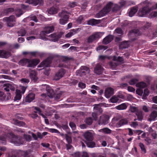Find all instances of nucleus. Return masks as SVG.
<instances>
[{
    "instance_id": "nucleus-2",
    "label": "nucleus",
    "mask_w": 157,
    "mask_h": 157,
    "mask_svg": "<svg viewBox=\"0 0 157 157\" xmlns=\"http://www.w3.org/2000/svg\"><path fill=\"white\" fill-rule=\"evenodd\" d=\"M113 5V3L111 2L108 3L101 11L96 14V17L100 18L107 14L111 10Z\"/></svg>"
},
{
    "instance_id": "nucleus-41",
    "label": "nucleus",
    "mask_w": 157,
    "mask_h": 157,
    "mask_svg": "<svg viewBox=\"0 0 157 157\" xmlns=\"http://www.w3.org/2000/svg\"><path fill=\"white\" fill-rule=\"evenodd\" d=\"M129 110L132 113H136L138 112V109L137 107L131 105L129 108Z\"/></svg>"
},
{
    "instance_id": "nucleus-10",
    "label": "nucleus",
    "mask_w": 157,
    "mask_h": 157,
    "mask_svg": "<svg viewBox=\"0 0 157 157\" xmlns=\"http://www.w3.org/2000/svg\"><path fill=\"white\" fill-rule=\"evenodd\" d=\"M63 34V32H61L58 34L56 33H52L50 35L49 37L51 38V40L52 41L56 42L61 37Z\"/></svg>"
},
{
    "instance_id": "nucleus-18",
    "label": "nucleus",
    "mask_w": 157,
    "mask_h": 157,
    "mask_svg": "<svg viewBox=\"0 0 157 157\" xmlns=\"http://www.w3.org/2000/svg\"><path fill=\"white\" fill-rule=\"evenodd\" d=\"M114 94V89L111 87H108L105 90V95L107 98H109Z\"/></svg>"
},
{
    "instance_id": "nucleus-35",
    "label": "nucleus",
    "mask_w": 157,
    "mask_h": 157,
    "mask_svg": "<svg viewBox=\"0 0 157 157\" xmlns=\"http://www.w3.org/2000/svg\"><path fill=\"white\" fill-rule=\"evenodd\" d=\"M17 33L18 36H23L25 35L26 33V31L24 29H22L18 31Z\"/></svg>"
},
{
    "instance_id": "nucleus-12",
    "label": "nucleus",
    "mask_w": 157,
    "mask_h": 157,
    "mask_svg": "<svg viewBox=\"0 0 157 157\" xmlns=\"http://www.w3.org/2000/svg\"><path fill=\"white\" fill-rule=\"evenodd\" d=\"M4 20L7 22L8 26L10 27H11L13 26L12 22L15 21V18L13 15H11L9 17H7L4 18Z\"/></svg>"
},
{
    "instance_id": "nucleus-16",
    "label": "nucleus",
    "mask_w": 157,
    "mask_h": 157,
    "mask_svg": "<svg viewBox=\"0 0 157 157\" xmlns=\"http://www.w3.org/2000/svg\"><path fill=\"white\" fill-rule=\"evenodd\" d=\"M114 39V36L112 35H109L105 37L103 40L102 43L107 44L111 42Z\"/></svg>"
},
{
    "instance_id": "nucleus-8",
    "label": "nucleus",
    "mask_w": 157,
    "mask_h": 157,
    "mask_svg": "<svg viewBox=\"0 0 157 157\" xmlns=\"http://www.w3.org/2000/svg\"><path fill=\"white\" fill-rule=\"evenodd\" d=\"M66 73V71L63 69H60L55 74L54 79L56 81L62 78Z\"/></svg>"
},
{
    "instance_id": "nucleus-28",
    "label": "nucleus",
    "mask_w": 157,
    "mask_h": 157,
    "mask_svg": "<svg viewBox=\"0 0 157 157\" xmlns=\"http://www.w3.org/2000/svg\"><path fill=\"white\" fill-rule=\"evenodd\" d=\"M13 123L15 125L19 126H23L25 125V123L23 121H19L16 119H13Z\"/></svg>"
},
{
    "instance_id": "nucleus-52",
    "label": "nucleus",
    "mask_w": 157,
    "mask_h": 157,
    "mask_svg": "<svg viewBox=\"0 0 157 157\" xmlns=\"http://www.w3.org/2000/svg\"><path fill=\"white\" fill-rule=\"evenodd\" d=\"M48 131L52 133H60V132L58 130L54 128H49Z\"/></svg>"
},
{
    "instance_id": "nucleus-26",
    "label": "nucleus",
    "mask_w": 157,
    "mask_h": 157,
    "mask_svg": "<svg viewBox=\"0 0 157 157\" xmlns=\"http://www.w3.org/2000/svg\"><path fill=\"white\" fill-rule=\"evenodd\" d=\"M101 22L100 20H96L95 19H91L88 21L87 24L90 25H94L98 24Z\"/></svg>"
},
{
    "instance_id": "nucleus-4",
    "label": "nucleus",
    "mask_w": 157,
    "mask_h": 157,
    "mask_svg": "<svg viewBox=\"0 0 157 157\" xmlns=\"http://www.w3.org/2000/svg\"><path fill=\"white\" fill-rule=\"evenodd\" d=\"M95 111L92 113V116L94 120L96 121L98 119V116L102 113L103 112L102 109L99 107L98 105L94 107Z\"/></svg>"
},
{
    "instance_id": "nucleus-6",
    "label": "nucleus",
    "mask_w": 157,
    "mask_h": 157,
    "mask_svg": "<svg viewBox=\"0 0 157 157\" xmlns=\"http://www.w3.org/2000/svg\"><path fill=\"white\" fill-rule=\"evenodd\" d=\"M150 11V9L148 5L140 9L138 13V15L139 16L143 17L145 16Z\"/></svg>"
},
{
    "instance_id": "nucleus-9",
    "label": "nucleus",
    "mask_w": 157,
    "mask_h": 157,
    "mask_svg": "<svg viewBox=\"0 0 157 157\" xmlns=\"http://www.w3.org/2000/svg\"><path fill=\"white\" fill-rule=\"evenodd\" d=\"M63 34V32H61L58 34L56 33H52L50 35L49 37L51 38V40L52 41L56 42L61 37Z\"/></svg>"
},
{
    "instance_id": "nucleus-22",
    "label": "nucleus",
    "mask_w": 157,
    "mask_h": 157,
    "mask_svg": "<svg viewBox=\"0 0 157 157\" xmlns=\"http://www.w3.org/2000/svg\"><path fill=\"white\" fill-rule=\"evenodd\" d=\"M84 136L87 141H92L93 137L92 133L89 132H86L84 134Z\"/></svg>"
},
{
    "instance_id": "nucleus-48",
    "label": "nucleus",
    "mask_w": 157,
    "mask_h": 157,
    "mask_svg": "<svg viewBox=\"0 0 157 157\" xmlns=\"http://www.w3.org/2000/svg\"><path fill=\"white\" fill-rule=\"evenodd\" d=\"M139 146L141 149V151L143 152L144 153H145L146 152V150L144 144L142 143H140L139 144Z\"/></svg>"
},
{
    "instance_id": "nucleus-39",
    "label": "nucleus",
    "mask_w": 157,
    "mask_h": 157,
    "mask_svg": "<svg viewBox=\"0 0 157 157\" xmlns=\"http://www.w3.org/2000/svg\"><path fill=\"white\" fill-rule=\"evenodd\" d=\"M57 9L53 7L51 8L48 11L49 13L51 14H55L57 13Z\"/></svg>"
},
{
    "instance_id": "nucleus-5",
    "label": "nucleus",
    "mask_w": 157,
    "mask_h": 157,
    "mask_svg": "<svg viewBox=\"0 0 157 157\" xmlns=\"http://www.w3.org/2000/svg\"><path fill=\"white\" fill-rule=\"evenodd\" d=\"M109 118V116L107 115L103 114L100 117L99 120L98 121V124L105 125L108 123Z\"/></svg>"
},
{
    "instance_id": "nucleus-61",
    "label": "nucleus",
    "mask_w": 157,
    "mask_h": 157,
    "mask_svg": "<svg viewBox=\"0 0 157 157\" xmlns=\"http://www.w3.org/2000/svg\"><path fill=\"white\" fill-rule=\"evenodd\" d=\"M70 126L72 129H74L76 128V125L75 123L72 122H70L69 123Z\"/></svg>"
},
{
    "instance_id": "nucleus-62",
    "label": "nucleus",
    "mask_w": 157,
    "mask_h": 157,
    "mask_svg": "<svg viewBox=\"0 0 157 157\" xmlns=\"http://www.w3.org/2000/svg\"><path fill=\"white\" fill-rule=\"evenodd\" d=\"M110 101L112 103H116L117 102L118 99L117 97L113 96L110 99Z\"/></svg>"
},
{
    "instance_id": "nucleus-42",
    "label": "nucleus",
    "mask_w": 157,
    "mask_h": 157,
    "mask_svg": "<svg viewBox=\"0 0 157 157\" xmlns=\"http://www.w3.org/2000/svg\"><path fill=\"white\" fill-rule=\"evenodd\" d=\"M15 14L17 17H18L22 14L23 12L21 9H17L15 10Z\"/></svg>"
},
{
    "instance_id": "nucleus-59",
    "label": "nucleus",
    "mask_w": 157,
    "mask_h": 157,
    "mask_svg": "<svg viewBox=\"0 0 157 157\" xmlns=\"http://www.w3.org/2000/svg\"><path fill=\"white\" fill-rule=\"evenodd\" d=\"M28 18H29L30 19V20L33 21L35 22H37L38 21L37 19L36 16H31L30 17H28Z\"/></svg>"
},
{
    "instance_id": "nucleus-51",
    "label": "nucleus",
    "mask_w": 157,
    "mask_h": 157,
    "mask_svg": "<svg viewBox=\"0 0 157 157\" xmlns=\"http://www.w3.org/2000/svg\"><path fill=\"white\" fill-rule=\"evenodd\" d=\"M138 81L137 79L134 78L131 79L129 82V83L130 85H134Z\"/></svg>"
},
{
    "instance_id": "nucleus-54",
    "label": "nucleus",
    "mask_w": 157,
    "mask_h": 157,
    "mask_svg": "<svg viewBox=\"0 0 157 157\" xmlns=\"http://www.w3.org/2000/svg\"><path fill=\"white\" fill-rule=\"evenodd\" d=\"M35 66H36L34 64L33 59L32 60L30 59L29 63H28L27 67H32Z\"/></svg>"
},
{
    "instance_id": "nucleus-36",
    "label": "nucleus",
    "mask_w": 157,
    "mask_h": 157,
    "mask_svg": "<svg viewBox=\"0 0 157 157\" xmlns=\"http://www.w3.org/2000/svg\"><path fill=\"white\" fill-rule=\"evenodd\" d=\"M109 65L112 69H114L119 64L118 62L111 61L109 63Z\"/></svg>"
},
{
    "instance_id": "nucleus-55",
    "label": "nucleus",
    "mask_w": 157,
    "mask_h": 157,
    "mask_svg": "<svg viewBox=\"0 0 157 157\" xmlns=\"http://www.w3.org/2000/svg\"><path fill=\"white\" fill-rule=\"evenodd\" d=\"M115 31L118 34L120 35H122L123 34V31L122 29L120 28L116 29Z\"/></svg>"
},
{
    "instance_id": "nucleus-30",
    "label": "nucleus",
    "mask_w": 157,
    "mask_h": 157,
    "mask_svg": "<svg viewBox=\"0 0 157 157\" xmlns=\"http://www.w3.org/2000/svg\"><path fill=\"white\" fill-rule=\"evenodd\" d=\"M128 123V120L125 119H124L121 120L117 123V125L118 127H120Z\"/></svg>"
},
{
    "instance_id": "nucleus-20",
    "label": "nucleus",
    "mask_w": 157,
    "mask_h": 157,
    "mask_svg": "<svg viewBox=\"0 0 157 157\" xmlns=\"http://www.w3.org/2000/svg\"><path fill=\"white\" fill-rule=\"evenodd\" d=\"M37 75V72L34 71H32L30 73V77L32 80L34 82H36L38 79Z\"/></svg>"
},
{
    "instance_id": "nucleus-40",
    "label": "nucleus",
    "mask_w": 157,
    "mask_h": 157,
    "mask_svg": "<svg viewBox=\"0 0 157 157\" xmlns=\"http://www.w3.org/2000/svg\"><path fill=\"white\" fill-rule=\"evenodd\" d=\"M101 132L105 134H110L111 133L112 130L108 128H105L101 129Z\"/></svg>"
},
{
    "instance_id": "nucleus-57",
    "label": "nucleus",
    "mask_w": 157,
    "mask_h": 157,
    "mask_svg": "<svg viewBox=\"0 0 157 157\" xmlns=\"http://www.w3.org/2000/svg\"><path fill=\"white\" fill-rule=\"evenodd\" d=\"M37 56H39L40 58H44L46 57V54L44 52H37Z\"/></svg>"
},
{
    "instance_id": "nucleus-44",
    "label": "nucleus",
    "mask_w": 157,
    "mask_h": 157,
    "mask_svg": "<svg viewBox=\"0 0 157 157\" xmlns=\"http://www.w3.org/2000/svg\"><path fill=\"white\" fill-rule=\"evenodd\" d=\"M137 86L140 88H144L146 87V83L143 82H140L136 84Z\"/></svg>"
},
{
    "instance_id": "nucleus-23",
    "label": "nucleus",
    "mask_w": 157,
    "mask_h": 157,
    "mask_svg": "<svg viewBox=\"0 0 157 157\" xmlns=\"http://www.w3.org/2000/svg\"><path fill=\"white\" fill-rule=\"evenodd\" d=\"M127 129L128 131V135L130 136L134 135V134H138V135L140 134L142 132L140 130H133L130 128H128Z\"/></svg>"
},
{
    "instance_id": "nucleus-7",
    "label": "nucleus",
    "mask_w": 157,
    "mask_h": 157,
    "mask_svg": "<svg viewBox=\"0 0 157 157\" xmlns=\"http://www.w3.org/2000/svg\"><path fill=\"white\" fill-rule=\"evenodd\" d=\"M89 71V68L88 67L86 66H82L79 70L76 71V74L77 75L82 76L86 75V71Z\"/></svg>"
},
{
    "instance_id": "nucleus-38",
    "label": "nucleus",
    "mask_w": 157,
    "mask_h": 157,
    "mask_svg": "<svg viewBox=\"0 0 157 157\" xmlns=\"http://www.w3.org/2000/svg\"><path fill=\"white\" fill-rule=\"evenodd\" d=\"M19 152V150H14L12 151V154L9 155L8 157H18Z\"/></svg>"
},
{
    "instance_id": "nucleus-37",
    "label": "nucleus",
    "mask_w": 157,
    "mask_h": 157,
    "mask_svg": "<svg viewBox=\"0 0 157 157\" xmlns=\"http://www.w3.org/2000/svg\"><path fill=\"white\" fill-rule=\"evenodd\" d=\"M86 144L88 147L90 148H93L95 147V144L94 142L92 141H87L86 142Z\"/></svg>"
},
{
    "instance_id": "nucleus-49",
    "label": "nucleus",
    "mask_w": 157,
    "mask_h": 157,
    "mask_svg": "<svg viewBox=\"0 0 157 157\" xmlns=\"http://www.w3.org/2000/svg\"><path fill=\"white\" fill-rule=\"evenodd\" d=\"M85 122L86 124L89 125H90L92 124L93 120L91 117H89L86 119Z\"/></svg>"
},
{
    "instance_id": "nucleus-63",
    "label": "nucleus",
    "mask_w": 157,
    "mask_h": 157,
    "mask_svg": "<svg viewBox=\"0 0 157 157\" xmlns=\"http://www.w3.org/2000/svg\"><path fill=\"white\" fill-rule=\"evenodd\" d=\"M78 86L82 89H83L86 87V84L82 82H80L78 84Z\"/></svg>"
},
{
    "instance_id": "nucleus-3",
    "label": "nucleus",
    "mask_w": 157,
    "mask_h": 157,
    "mask_svg": "<svg viewBox=\"0 0 157 157\" xmlns=\"http://www.w3.org/2000/svg\"><path fill=\"white\" fill-rule=\"evenodd\" d=\"M69 14V12L65 10L59 13V16L61 17L59 19V23L60 24L64 25L67 22L69 18V16L68 15Z\"/></svg>"
},
{
    "instance_id": "nucleus-13",
    "label": "nucleus",
    "mask_w": 157,
    "mask_h": 157,
    "mask_svg": "<svg viewBox=\"0 0 157 157\" xmlns=\"http://www.w3.org/2000/svg\"><path fill=\"white\" fill-rule=\"evenodd\" d=\"M100 37V34L98 33H96L89 36L87 39V42L88 43L92 42L97 39Z\"/></svg>"
},
{
    "instance_id": "nucleus-58",
    "label": "nucleus",
    "mask_w": 157,
    "mask_h": 157,
    "mask_svg": "<svg viewBox=\"0 0 157 157\" xmlns=\"http://www.w3.org/2000/svg\"><path fill=\"white\" fill-rule=\"evenodd\" d=\"M20 87L21 89L20 90H21V93L23 94H24L25 92V90L27 89V86H21Z\"/></svg>"
},
{
    "instance_id": "nucleus-19",
    "label": "nucleus",
    "mask_w": 157,
    "mask_h": 157,
    "mask_svg": "<svg viewBox=\"0 0 157 157\" xmlns=\"http://www.w3.org/2000/svg\"><path fill=\"white\" fill-rule=\"evenodd\" d=\"M35 94L32 93H30L25 97V101L26 102H30L35 99Z\"/></svg>"
},
{
    "instance_id": "nucleus-43",
    "label": "nucleus",
    "mask_w": 157,
    "mask_h": 157,
    "mask_svg": "<svg viewBox=\"0 0 157 157\" xmlns=\"http://www.w3.org/2000/svg\"><path fill=\"white\" fill-rule=\"evenodd\" d=\"M33 5L36 6L38 4L42 5L43 4V0H33Z\"/></svg>"
},
{
    "instance_id": "nucleus-46",
    "label": "nucleus",
    "mask_w": 157,
    "mask_h": 157,
    "mask_svg": "<svg viewBox=\"0 0 157 157\" xmlns=\"http://www.w3.org/2000/svg\"><path fill=\"white\" fill-rule=\"evenodd\" d=\"M121 7L117 4H115L114 6L112 9V11L113 12H116L119 10L121 9Z\"/></svg>"
},
{
    "instance_id": "nucleus-14",
    "label": "nucleus",
    "mask_w": 157,
    "mask_h": 157,
    "mask_svg": "<svg viewBox=\"0 0 157 157\" xmlns=\"http://www.w3.org/2000/svg\"><path fill=\"white\" fill-rule=\"evenodd\" d=\"M103 68L101 65L98 63L97 64L94 68V72L98 75H100L102 74L103 70Z\"/></svg>"
},
{
    "instance_id": "nucleus-11",
    "label": "nucleus",
    "mask_w": 157,
    "mask_h": 157,
    "mask_svg": "<svg viewBox=\"0 0 157 157\" xmlns=\"http://www.w3.org/2000/svg\"><path fill=\"white\" fill-rule=\"evenodd\" d=\"M52 59L48 57L42 62L39 65V67H48L49 66L51 63Z\"/></svg>"
},
{
    "instance_id": "nucleus-64",
    "label": "nucleus",
    "mask_w": 157,
    "mask_h": 157,
    "mask_svg": "<svg viewBox=\"0 0 157 157\" xmlns=\"http://www.w3.org/2000/svg\"><path fill=\"white\" fill-rule=\"evenodd\" d=\"M81 154L79 152H75L72 154V156L73 157H80Z\"/></svg>"
},
{
    "instance_id": "nucleus-53",
    "label": "nucleus",
    "mask_w": 157,
    "mask_h": 157,
    "mask_svg": "<svg viewBox=\"0 0 157 157\" xmlns=\"http://www.w3.org/2000/svg\"><path fill=\"white\" fill-rule=\"evenodd\" d=\"M14 11V9L13 8H9L6 9L5 10V12L6 13H12Z\"/></svg>"
},
{
    "instance_id": "nucleus-47",
    "label": "nucleus",
    "mask_w": 157,
    "mask_h": 157,
    "mask_svg": "<svg viewBox=\"0 0 157 157\" xmlns=\"http://www.w3.org/2000/svg\"><path fill=\"white\" fill-rule=\"evenodd\" d=\"M113 60L115 61H117L121 63L123 62L124 61L123 58L120 56L117 57L116 56H114L113 57Z\"/></svg>"
},
{
    "instance_id": "nucleus-15",
    "label": "nucleus",
    "mask_w": 157,
    "mask_h": 157,
    "mask_svg": "<svg viewBox=\"0 0 157 157\" xmlns=\"http://www.w3.org/2000/svg\"><path fill=\"white\" fill-rule=\"evenodd\" d=\"M54 29V27L53 26H47L45 27L44 30L42 31L40 34H48L53 32Z\"/></svg>"
},
{
    "instance_id": "nucleus-27",
    "label": "nucleus",
    "mask_w": 157,
    "mask_h": 157,
    "mask_svg": "<svg viewBox=\"0 0 157 157\" xmlns=\"http://www.w3.org/2000/svg\"><path fill=\"white\" fill-rule=\"evenodd\" d=\"M30 59L26 58H23L21 59L18 63L19 65L21 66H25L29 63Z\"/></svg>"
},
{
    "instance_id": "nucleus-25",
    "label": "nucleus",
    "mask_w": 157,
    "mask_h": 157,
    "mask_svg": "<svg viewBox=\"0 0 157 157\" xmlns=\"http://www.w3.org/2000/svg\"><path fill=\"white\" fill-rule=\"evenodd\" d=\"M81 30L80 28H78L76 29H73L71 30V31L67 34L65 36L66 37L69 38L72 35L76 33L78 31H79Z\"/></svg>"
},
{
    "instance_id": "nucleus-31",
    "label": "nucleus",
    "mask_w": 157,
    "mask_h": 157,
    "mask_svg": "<svg viewBox=\"0 0 157 157\" xmlns=\"http://www.w3.org/2000/svg\"><path fill=\"white\" fill-rule=\"evenodd\" d=\"M3 86L4 90L7 92L9 91L10 90H13L14 89L12 86L9 83L5 84Z\"/></svg>"
},
{
    "instance_id": "nucleus-45",
    "label": "nucleus",
    "mask_w": 157,
    "mask_h": 157,
    "mask_svg": "<svg viewBox=\"0 0 157 157\" xmlns=\"http://www.w3.org/2000/svg\"><path fill=\"white\" fill-rule=\"evenodd\" d=\"M136 114L137 116L138 119L139 121H141L143 120V116L142 112H138L136 113Z\"/></svg>"
},
{
    "instance_id": "nucleus-24",
    "label": "nucleus",
    "mask_w": 157,
    "mask_h": 157,
    "mask_svg": "<svg viewBox=\"0 0 157 157\" xmlns=\"http://www.w3.org/2000/svg\"><path fill=\"white\" fill-rule=\"evenodd\" d=\"M138 9V7L136 6L131 8L128 13L129 16L130 17L133 16L137 12Z\"/></svg>"
},
{
    "instance_id": "nucleus-33",
    "label": "nucleus",
    "mask_w": 157,
    "mask_h": 157,
    "mask_svg": "<svg viewBox=\"0 0 157 157\" xmlns=\"http://www.w3.org/2000/svg\"><path fill=\"white\" fill-rule=\"evenodd\" d=\"M129 46L128 42L124 41L119 45L120 49H123L124 48H128Z\"/></svg>"
},
{
    "instance_id": "nucleus-60",
    "label": "nucleus",
    "mask_w": 157,
    "mask_h": 157,
    "mask_svg": "<svg viewBox=\"0 0 157 157\" xmlns=\"http://www.w3.org/2000/svg\"><path fill=\"white\" fill-rule=\"evenodd\" d=\"M149 94V91L148 89H146L144 90V93L143 95V97H147Z\"/></svg>"
},
{
    "instance_id": "nucleus-17",
    "label": "nucleus",
    "mask_w": 157,
    "mask_h": 157,
    "mask_svg": "<svg viewBox=\"0 0 157 157\" xmlns=\"http://www.w3.org/2000/svg\"><path fill=\"white\" fill-rule=\"evenodd\" d=\"M11 55L10 52L5 50H0V58H7Z\"/></svg>"
},
{
    "instance_id": "nucleus-50",
    "label": "nucleus",
    "mask_w": 157,
    "mask_h": 157,
    "mask_svg": "<svg viewBox=\"0 0 157 157\" xmlns=\"http://www.w3.org/2000/svg\"><path fill=\"white\" fill-rule=\"evenodd\" d=\"M65 138L68 144H70L72 142V139L71 136H69L67 134L65 135Z\"/></svg>"
},
{
    "instance_id": "nucleus-32",
    "label": "nucleus",
    "mask_w": 157,
    "mask_h": 157,
    "mask_svg": "<svg viewBox=\"0 0 157 157\" xmlns=\"http://www.w3.org/2000/svg\"><path fill=\"white\" fill-rule=\"evenodd\" d=\"M157 117V112L154 111L151 113L149 119L150 121H154Z\"/></svg>"
},
{
    "instance_id": "nucleus-29",
    "label": "nucleus",
    "mask_w": 157,
    "mask_h": 157,
    "mask_svg": "<svg viewBox=\"0 0 157 157\" xmlns=\"http://www.w3.org/2000/svg\"><path fill=\"white\" fill-rule=\"evenodd\" d=\"M21 98V92L20 90H17L16 92V96L14 98V101L20 100Z\"/></svg>"
},
{
    "instance_id": "nucleus-56",
    "label": "nucleus",
    "mask_w": 157,
    "mask_h": 157,
    "mask_svg": "<svg viewBox=\"0 0 157 157\" xmlns=\"http://www.w3.org/2000/svg\"><path fill=\"white\" fill-rule=\"evenodd\" d=\"M24 137L27 141L29 142L31 140V137L30 135L24 134Z\"/></svg>"
},
{
    "instance_id": "nucleus-1",
    "label": "nucleus",
    "mask_w": 157,
    "mask_h": 157,
    "mask_svg": "<svg viewBox=\"0 0 157 157\" xmlns=\"http://www.w3.org/2000/svg\"><path fill=\"white\" fill-rule=\"evenodd\" d=\"M6 139H10V142L16 146H20L24 143L21 136L15 135L12 133H8L0 136V144H6Z\"/></svg>"
},
{
    "instance_id": "nucleus-21",
    "label": "nucleus",
    "mask_w": 157,
    "mask_h": 157,
    "mask_svg": "<svg viewBox=\"0 0 157 157\" xmlns=\"http://www.w3.org/2000/svg\"><path fill=\"white\" fill-rule=\"evenodd\" d=\"M141 33L138 29H133L131 30L128 33V35L129 36L135 35L136 36H138L140 35Z\"/></svg>"
},
{
    "instance_id": "nucleus-34",
    "label": "nucleus",
    "mask_w": 157,
    "mask_h": 157,
    "mask_svg": "<svg viewBox=\"0 0 157 157\" xmlns=\"http://www.w3.org/2000/svg\"><path fill=\"white\" fill-rule=\"evenodd\" d=\"M127 106L126 104L123 103L116 107V108L117 110H124L127 109Z\"/></svg>"
}]
</instances>
